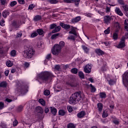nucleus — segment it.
I'll list each match as a JSON object with an SVG mask.
<instances>
[{
  "label": "nucleus",
  "mask_w": 128,
  "mask_h": 128,
  "mask_svg": "<svg viewBox=\"0 0 128 128\" xmlns=\"http://www.w3.org/2000/svg\"><path fill=\"white\" fill-rule=\"evenodd\" d=\"M54 77V75L52 74V72L48 71H43L38 74V80H42L44 84L50 82Z\"/></svg>",
  "instance_id": "obj_1"
},
{
  "label": "nucleus",
  "mask_w": 128,
  "mask_h": 128,
  "mask_svg": "<svg viewBox=\"0 0 128 128\" xmlns=\"http://www.w3.org/2000/svg\"><path fill=\"white\" fill-rule=\"evenodd\" d=\"M82 92L80 91L76 92L71 95L68 102L70 104L74 106L78 104V102L82 100Z\"/></svg>",
  "instance_id": "obj_2"
},
{
  "label": "nucleus",
  "mask_w": 128,
  "mask_h": 128,
  "mask_svg": "<svg viewBox=\"0 0 128 128\" xmlns=\"http://www.w3.org/2000/svg\"><path fill=\"white\" fill-rule=\"evenodd\" d=\"M64 42L60 41L58 44H56L54 46L53 48L52 49V54L54 56H58L62 48L64 46Z\"/></svg>",
  "instance_id": "obj_3"
},
{
  "label": "nucleus",
  "mask_w": 128,
  "mask_h": 128,
  "mask_svg": "<svg viewBox=\"0 0 128 128\" xmlns=\"http://www.w3.org/2000/svg\"><path fill=\"white\" fill-rule=\"evenodd\" d=\"M34 54H36V51L34 48H26L24 51V56L26 58H32Z\"/></svg>",
  "instance_id": "obj_4"
},
{
  "label": "nucleus",
  "mask_w": 128,
  "mask_h": 128,
  "mask_svg": "<svg viewBox=\"0 0 128 128\" xmlns=\"http://www.w3.org/2000/svg\"><path fill=\"white\" fill-rule=\"evenodd\" d=\"M28 88L29 86L28 84L23 85L18 88V92H20L21 94H24L28 92Z\"/></svg>",
  "instance_id": "obj_5"
},
{
  "label": "nucleus",
  "mask_w": 128,
  "mask_h": 128,
  "mask_svg": "<svg viewBox=\"0 0 128 128\" xmlns=\"http://www.w3.org/2000/svg\"><path fill=\"white\" fill-rule=\"evenodd\" d=\"M116 46L118 48H124L126 46V38L122 37Z\"/></svg>",
  "instance_id": "obj_6"
},
{
  "label": "nucleus",
  "mask_w": 128,
  "mask_h": 128,
  "mask_svg": "<svg viewBox=\"0 0 128 128\" xmlns=\"http://www.w3.org/2000/svg\"><path fill=\"white\" fill-rule=\"evenodd\" d=\"M12 26L14 30H16L18 28H20V21L13 20L12 23Z\"/></svg>",
  "instance_id": "obj_7"
},
{
  "label": "nucleus",
  "mask_w": 128,
  "mask_h": 128,
  "mask_svg": "<svg viewBox=\"0 0 128 128\" xmlns=\"http://www.w3.org/2000/svg\"><path fill=\"white\" fill-rule=\"evenodd\" d=\"M84 72L86 74H90L92 72V66L90 64H86L84 68Z\"/></svg>",
  "instance_id": "obj_8"
},
{
  "label": "nucleus",
  "mask_w": 128,
  "mask_h": 128,
  "mask_svg": "<svg viewBox=\"0 0 128 128\" xmlns=\"http://www.w3.org/2000/svg\"><path fill=\"white\" fill-rule=\"evenodd\" d=\"M112 20V16H104V24H110Z\"/></svg>",
  "instance_id": "obj_9"
},
{
  "label": "nucleus",
  "mask_w": 128,
  "mask_h": 128,
  "mask_svg": "<svg viewBox=\"0 0 128 128\" xmlns=\"http://www.w3.org/2000/svg\"><path fill=\"white\" fill-rule=\"evenodd\" d=\"M60 26H62V28H64L66 30H70V25L64 24V22H61L60 24Z\"/></svg>",
  "instance_id": "obj_10"
},
{
  "label": "nucleus",
  "mask_w": 128,
  "mask_h": 128,
  "mask_svg": "<svg viewBox=\"0 0 128 128\" xmlns=\"http://www.w3.org/2000/svg\"><path fill=\"white\" fill-rule=\"evenodd\" d=\"M114 12L116 14H118V16H124V13H122V10H120V8H119L116 7Z\"/></svg>",
  "instance_id": "obj_11"
},
{
  "label": "nucleus",
  "mask_w": 128,
  "mask_h": 128,
  "mask_svg": "<svg viewBox=\"0 0 128 128\" xmlns=\"http://www.w3.org/2000/svg\"><path fill=\"white\" fill-rule=\"evenodd\" d=\"M82 20V17L80 16H77L75 18L72 20L71 22L72 24H76V22H78Z\"/></svg>",
  "instance_id": "obj_12"
},
{
  "label": "nucleus",
  "mask_w": 128,
  "mask_h": 128,
  "mask_svg": "<svg viewBox=\"0 0 128 128\" xmlns=\"http://www.w3.org/2000/svg\"><path fill=\"white\" fill-rule=\"evenodd\" d=\"M95 52L98 54V56H104V52L102 51V50L100 48L96 49Z\"/></svg>",
  "instance_id": "obj_13"
},
{
  "label": "nucleus",
  "mask_w": 128,
  "mask_h": 128,
  "mask_svg": "<svg viewBox=\"0 0 128 128\" xmlns=\"http://www.w3.org/2000/svg\"><path fill=\"white\" fill-rule=\"evenodd\" d=\"M36 111L38 114H44V109L40 106H38L36 108Z\"/></svg>",
  "instance_id": "obj_14"
},
{
  "label": "nucleus",
  "mask_w": 128,
  "mask_h": 128,
  "mask_svg": "<svg viewBox=\"0 0 128 128\" xmlns=\"http://www.w3.org/2000/svg\"><path fill=\"white\" fill-rule=\"evenodd\" d=\"M50 110L52 114L56 116V113L58 112V110L54 108L50 107Z\"/></svg>",
  "instance_id": "obj_15"
},
{
  "label": "nucleus",
  "mask_w": 128,
  "mask_h": 128,
  "mask_svg": "<svg viewBox=\"0 0 128 128\" xmlns=\"http://www.w3.org/2000/svg\"><path fill=\"white\" fill-rule=\"evenodd\" d=\"M60 28H62L60 26H56L55 28L52 30V34H56V32H60Z\"/></svg>",
  "instance_id": "obj_16"
},
{
  "label": "nucleus",
  "mask_w": 128,
  "mask_h": 128,
  "mask_svg": "<svg viewBox=\"0 0 128 128\" xmlns=\"http://www.w3.org/2000/svg\"><path fill=\"white\" fill-rule=\"evenodd\" d=\"M97 106L98 108V110L100 112H101L102 110V108H104V105L102 103H98L97 104Z\"/></svg>",
  "instance_id": "obj_17"
},
{
  "label": "nucleus",
  "mask_w": 128,
  "mask_h": 128,
  "mask_svg": "<svg viewBox=\"0 0 128 128\" xmlns=\"http://www.w3.org/2000/svg\"><path fill=\"white\" fill-rule=\"evenodd\" d=\"M3 18H5L8 16H10V12L8 10H4L2 13Z\"/></svg>",
  "instance_id": "obj_18"
},
{
  "label": "nucleus",
  "mask_w": 128,
  "mask_h": 128,
  "mask_svg": "<svg viewBox=\"0 0 128 128\" xmlns=\"http://www.w3.org/2000/svg\"><path fill=\"white\" fill-rule=\"evenodd\" d=\"M86 116V112L84 111H82L78 113L77 114V116L79 118H84Z\"/></svg>",
  "instance_id": "obj_19"
},
{
  "label": "nucleus",
  "mask_w": 128,
  "mask_h": 128,
  "mask_svg": "<svg viewBox=\"0 0 128 128\" xmlns=\"http://www.w3.org/2000/svg\"><path fill=\"white\" fill-rule=\"evenodd\" d=\"M72 30L70 31L69 32V34H74V36H78V34H76V29L74 28L72 26Z\"/></svg>",
  "instance_id": "obj_20"
},
{
  "label": "nucleus",
  "mask_w": 128,
  "mask_h": 128,
  "mask_svg": "<svg viewBox=\"0 0 128 128\" xmlns=\"http://www.w3.org/2000/svg\"><path fill=\"white\" fill-rule=\"evenodd\" d=\"M122 8L124 10V12H125L126 14H127V16H128V4H124L123 6H122Z\"/></svg>",
  "instance_id": "obj_21"
},
{
  "label": "nucleus",
  "mask_w": 128,
  "mask_h": 128,
  "mask_svg": "<svg viewBox=\"0 0 128 128\" xmlns=\"http://www.w3.org/2000/svg\"><path fill=\"white\" fill-rule=\"evenodd\" d=\"M22 110H24V106H22V105H20L18 106L16 112H22Z\"/></svg>",
  "instance_id": "obj_22"
},
{
  "label": "nucleus",
  "mask_w": 128,
  "mask_h": 128,
  "mask_svg": "<svg viewBox=\"0 0 128 128\" xmlns=\"http://www.w3.org/2000/svg\"><path fill=\"white\" fill-rule=\"evenodd\" d=\"M82 48L84 50V52H86V54H88V52H90V48L86 47V46L82 45Z\"/></svg>",
  "instance_id": "obj_23"
},
{
  "label": "nucleus",
  "mask_w": 128,
  "mask_h": 128,
  "mask_svg": "<svg viewBox=\"0 0 128 128\" xmlns=\"http://www.w3.org/2000/svg\"><path fill=\"white\" fill-rule=\"evenodd\" d=\"M100 98H106V92H100Z\"/></svg>",
  "instance_id": "obj_24"
},
{
  "label": "nucleus",
  "mask_w": 128,
  "mask_h": 128,
  "mask_svg": "<svg viewBox=\"0 0 128 128\" xmlns=\"http://www.w3.org/2000/svg\"><path fill=\"white\" fill-rule=\"evenodd\" d=\"M48 2L50 4H58V0H48Z\"/></svg>",
  "instance_id": "obj_25"
},
{
  "label": "nucleus",
  "mask_w": 128,
  "mask_h": 128,
  "mask_svg": "<svg viewBox=\"0 0 128 128\" xmlns=\"http://www.w3.org/2000/svg\"><path fill=\"white\" fill-rule=\"evenodd\" d=\"M8 83L6 82H2L0 83V88H6Z\"/></svg>",
  "instance_id": "obj_26"
},
{
  "label": "nucleus",
  "mask_w": 128,
  "mask_h": 128,
  "mask_svg": "<svg viewBox=\"0 0 128 128\" xmlns=\"http://www.w3.org/2000/svg\"><path fill=\"white\" fill-rule=\"evenodd\" d=\"M34 20L35 22H38V20H42V16L40 15H36L34 17Z\"/></svg>",
  "instance_id": "obj_27"
},
{
  "label": "nucleus",
  "mask_w": 128,
  "mask_h": 128,
  "mask_svg": "<svg viewBox=\"0 0 128 128\" xmlns=\"http://www.w3.org/2000/svg\"><path fill=\"white\" fill-rule=\"evenodd\" d=\"M108 82L110 86H114L116 82V81L114 79H110V80H108Z\"/></svg>",
  "instance_id": "obj_28"
},
{
  "label": "nucleus",
  "mask_w": 128,
  "mask_h": 128,
  "mask_svg": "<svg viewBox=\"0 0 128 128\" xmlns=\"http://www.w3.org/2000/svg\"><path fill=\"white\" fill-rule=\"evenodd\" d=\"M90 88L91 90V92H96V88L94 86H92V84H90Z\"/></svg>",
  "instance_id": "obj_29"
},
{
  "label": "nucleus",
  "mask_w": 128,
  "mask_h": 128,
  "mask_svg": "<svg viewBox=\"0 0 128 128\" xmlns=\"http://www.w3.org/2000/svg\"><path fill=\"white\" fill-rule=\"evenodd\" d=\"M78 76L80 78L84 79V72L82 71H80L78 72Z\"/></svg>",
  "instance_id": "obj_30"
},
{
  "label": "nucleus",
  "mask_w": 128,
  "mask_h": 128,
  "mask_svg": "<svg viewBox=\"0 0 128 128\" xmlns=\"http://www.w3.org/2000/svg\"><path fill=\"white\" fill-rule=\"evenodd\" d=\"M38 102L40 104H42V106H46V101L44 99H40Z\"/></svg>",
  "instance_id": "obj_31"
},
{
  "label": "nucleus",
  "mask_w": 128,
  "mask_h": 128,
  "mask_svg": "<svg viewBox=\"0 0 128 128\" xmlns=\"http://www.w3.org/2000/svg\"><path fill=\"white\" fill-rule=\"evenodd\" d=\"M14 64L10 60L7 61L6 62V66H7L8 68H11V66H12Z\"/></svg>",
  "instance_id": "obj_32"
},
{
  "label": "nucleus",
  "mask_w": 128,
  "mask_h": 128,
  "mask_svg": "<svg viewBox=\"0 0 128 128\" xmlns=\"http://www.w3.org/2000/svg\"><path fill=\"white\" fill-rule=\"evenodd\" d=\"M70 72H72V74H78V70L76 68H72Z\"/></svg>",
  "instance_id": "obj_33"
},
{
  "label": "nucleus",
  "mask_w": 128,
  "mask_h": 128,
  "mask_svg": "<svg viewBox=\"0 0 128 128\" xmlns=\"http://www.w3.org/2000/svg\"><path fill=\"white\" fill-rule=\"evenodd\" d=\"M58 114L59 116H64V114H66V112H64V110H60L58 111Z\"/></svg>",
  "instance_id": "obj_34"
},
{
  "label": "nucleus",
  "mask_w": 128,
  "mask_h": 128,
  "mask_svg": "<svg viewBox=\"0 0 128 128\" xmlns=\"http://www.w3.org/2000/svg\"><path fill=\"white\" fill-rule=\"evenodd\" d=\"M58 36H60V33L54 34L51 36V38L52 40H54V38H56V37Z\"/></svg>",
  "instance_id": "obj_35"
},
{
  "label": "nucleus",
  "mask_w": 128,
  "mask_h": 128,
  "mask_svg": "<svg viewBox=\"0 0 128 128\" xmlns=\"http://www.w3.org/2000/svg\"><path fill=\"white\" fill-rule=\"evenodd\" d=\"M110 28L108 27V28L104 31V34H109L110 33Z\"/></svg>",
  "instance_id": "obj_36"
},
{
  "label": "nucleus",
  "mask_w": 128,
  "mask_h": 128,
  "mask_svg": "<svg viewBox=\"0 0 128 128\" xmlns=\"http://www.w3.org/2000/svg\"><path fill=\"white\" fill-rule=\"evenodd\" d=\"M68 128H76V126H74V124L72 123H70L68 124L67 125Z\"/></svg>",
  "instance_id": "obj_37"
},
{
  "label": "nucleus",
  "mask_w": 128,
  "mask_h": 128,
  "mask_svg": "<svg viewBox=\"0 0 128 128\" xmlns=\"http://www.w3.org/2000/svg\"><path fill=\"white\" fill-rule=\"evenodd\" d=\"M36 32L40 36H42L44 34V30L42 29H38Z\"/></svg>",
  "instance_id": "obj_38"
},
{
  "label": "nucleus",
  "mask_w": 128,
  "mask_h": 128,
  "mask_svg": "<svg viewBox=\"0 0 128 128\" xmlns=\"http://www.w3.org/2000/svg\"><path fill=\"white\" fill-rule=\"evenodd\" d=\"M22 31L21 30L16 34V38H22Z\"/></svg>",
  "instance_id": "obj_39"
},
{
  "label": "nucleus",
  "mask_w": 128,
  "mask_h": 128,
  "mask_svg": "<svg viewBox=\"0 0 128 128\" xmlns=\"http://www.w3.org/2000/svg\"><path fill=\"white\" fill-rule=\"evenodd\" d=\"M16 50H12L10 52L11 56H16Z\"/></svg>",
  "instance_id": "obj_40"
},
{
  "label": "nucleus",
  "mask_w": 128,
  "mask_h": 128,
  "mask_svg": "<svg viewBox=\"0 0 128 128\" xmlns=\"http://www.w3.org/2000/svg\"><path fill=\"white\" fill-rule=\"evenodd\" d=\"M80 0H74L73 2H75V6H78V4H80Z\"/></svg>",
  "instance_id": "obj_41"
},
{
  "label": "nucleus",
  "mask_w": 128,
  "mask_h": 128,
  "mask_svg": "<svg viewBox=\"0 0 128 128\" xmlns=\"http://www.w3.org/2000/svg\"><path fill=\"white\" fill-rule=\"evenodd\" d=\"M44 96H50V92L49 90H46L44 91Z\"/></svg>",
  "instance_id": "obj_42"
},
{
  "label": "nucleus",
  "mask_w": 128,
  "mask_h": 128,
  "mask_svg": "<svg viewBox=\"0 0 128 128\" xmlns=\"http://www.w3.org/2000/svg\"><path fill=\"white\" fill-rule=\"evenodd\" d=\"M18 2H16V1H12L10 2V6H12V8L14 6H16Z\"/></svg>",
  "instance_id": "obj_43"
},
{
  "label": "nucleus",
  "mask_w": 128,
  "mask_h": 128,
  "mask_svg": "<svg viewBox=\"0 0 128 128\" xmlns=\"http://www.w3.org/2000/svg\"><path fill=\"white\" fill-rule=\"evenodd\" d=\"M118 35L116 33V32H114V34H113V36H112V38L114 40H118Z\"/></svg>",
  "instance_id": "obj_44"
},
{
  "label": "nucleus",
  "mask_w": 128,
  "mask_h": 128,
  "mask_svg": "<svg viewBox=\"0 0 128 128\" xmlns=\"http://www.w3.org/2000/svg\"><path fill=\"white\" fill-rule=\"evenodd\" d=\"M18 124V122L16 119H15L14 120L13 122V126H16Z\"/></svg>",
  "instance_id": "obj_45"
},
{
  "label": "nucleus",
  "mask_w": 128,
  "mask_h": 128,
  "mask_svg": "<svg viewBox=\"0 0 128 128\" xmlns=\"http://www.w3.org/2000/svg\"><path fill=\"white\" fill-rule=\"evenodd\" d=\"M56 24H50V30H54V28H56Z\"/></svg>",
  "instance_id": "obj_46"
},
{
  "label": "nucleus",
  "mask_w": 128,
  "mask_h": 128,
  "mask_svg": "<svg viewBox=\"0 0 128 128\" xmlns=\"http://www.w3.org/2000/svg\"><path fill=\"white\" fill-rule=\"evenodd\" d=\"M118 2L121 6H124V0H118Z\"/></svg>",
  "instance_id": "obj_47"
},
{
  "label": "nucleus",
  "mask_w": 128,
  "mask_h": 128,
  "mask_svg": "<svg viewBox=\"0 0 128 128\" xmlns=\"http://www.w3.org/2000/svg\"><path fill=\"white\" fill-rule=\"evenodd\" d=\"M30 36L32 38H36V36H38V33L35 32L31 34Z\"/></svg>",
  "instance_id": "obj_48"
},
{
  "label": "nucleus",
  "mask_w": 128,
  "mask_h": 128,
  "mask_svg": "<svg viewBox=\"0 0 128 128\" xmlns=\"http://www.w3.org/2000/svg\"><path fill=\"white\" fill-rule=\"evenodd\" d=\"M68 110L69 112H72V106H70L67 107Z\"/></svg>",
  "instance_id": "obj_49"
},
{
  "label": "nucleus",
  "mask_w": 128,
  "mask_h": 128,
  "mask_svg": "<svg viewBox=\"0 0 128 128\" xmlns=\"http://www.w3.org/2000/svg\"><path fill=\"white\" fill-rule=\"evenodd\" d=\"M2 50H3V53L4 54V56L8 53V48L2 49Z\"/></svg>",
  "instance_id": "obj_50"
},
{
  "label": "nucleus",
  "mask_w": 128,
  "mask_h": 128,
  "mask_svg": "<svg viewBox=\"0 0 128 128\" xmlns=\"http://www.w3.org/2000/svg\"><path fill=\"white\" fill-rule=\"evenodd\" d=\"M2 50H3V53L4 54V56L8 53V48L2 49Z\"/></svg>",
  "instance_id": "obj_51"
},
{
  "label": "nucleus",
  "mask_w": 128,
  "mask_h": 128,
  "mask_svg": "<svg viewBox=\"0 0 128 128\" xmlns=\"http://www.w3.org/2000/svg\"><path fill=\"white\" fill-rule=\"evenodd\" d=\"M112 122L116 126H118V124H120V121H118V120H114Z\"/></svg>",
  "instance_id": "obj_52"
},
{
  "label": "nucleus",
  "mask_w": 128,
  "mask_h": 128,
  "mask_svg": "<svg viewBox=\"0 0 128 128\" xmlns=\"http://www.w3.org/2000/svg\"><path fill=\"white\" fill-rule=\"evenodd\" d=\"M64 2L66 4H72V2H74V0H63Z\"/></svg>",
  "instance_id": "obj_53"
},
{
  "label": "nucleus",
  "mask_w": 128,
  "mask_h": 128,
  "mask_svg": "<svg viewBox=\"0 0 128 128\" xmlns=\"http://www.w3.org/2000/svg\"><path fill=\"white\" fill-rule=\"evenodd\" d=\"M54 70L60 71V65H56L54 66Z\"/></svg>",
  "instance_id": "obj_54"
},
{
  "label": "nucleus",
  "mask_w": 128,
  "mask_h": 128,
  "mask_svg": "<svg viewBox=\"0 0 128 128\" xmlns=\"http://www.w3.org/2000/svg\"><path fill=\"white\" fill-rule=\"evenodd\" d=\"M4 107V103L3 102H0V110H2Z\"/></svg>",
  "instance_id": "obj_55"
},
{
  "label": "nucleus",
  "mask_w": 128,
  "mask_h": 128,
  "mask_svg": "<svg viewBox=\"0 0 128 128\" xmlns=\"http://www.w3.org/2000/svg\"><path fill=\"white\" fill-rule=\"evenodd\" d=\"M68 40H76V38L74 36L72 35L68 38Z\"/></svg>",
  "instance_id": "obj_56"
},
{
  "label": "nucleus",
  "mask_w": 128,
  "mask_h": 128,
  "mask_svg": "<svg viewBox=\"0 0 128 128\" xmlns=\"http://www.w3.org/2000/svg\"><path fill=\"white\" fill-rule=\"evenodd\" d=\"M108 116V113L104 111L102 116V118H107Z\"/></svg>",
  "instance_id": "obj_57"
},
{
  "label": "nucleus",
  "mask_w": 128,
  "mask_h": 128,
  "mask_svg": "<svg viewBox=\"0 0 128 128\" xmlns=\"http://www.w3.org/2000/svg\"><path fill=\"white\" fill-rule=\"evenodd\" d=\"M50 58H52V54H48L46 56V60H49Z\"/></svg>",
  "instance_id": "obj_58"
},
{
  "label": "nucleus",
  "mask_w": 128,
  "mask_h": 128,
  "mask_svg": "<svg viewBox=\"0 0 128 128\" xmlns=\"http://www.w3.org/2000/svg\"><path fill=\"white\" fill-rule=\"evenodd\" d=\"M48 112H50V108H48V107H45V108H44L45 114H48Z\"/></svg>",
  "instance_id": "obj_59"
},
{
  "label": "nucleus",
  "mask_w": 128,
  "mask_h": 128,
  "mask_svg": "<svg viewBox=\"0 0 128 128\" xmlns=\"http://www.w3.org/2000/svg\"><path fill=\"white\" fill-rule=\"evenodd\" d=\"M0 1L2 6H4L6 4V0H0Z\"/></svg>",
  "instance_id": "obj_60"
},
{
  "label": "nucleus",
  "mask_w": 128,
  "mask_h": 128,
  "mask_svg": "<svg viewBox=\"0 0 128 128\" xmlns=\"http://www.w3.org/2000/svg\"><path fill=\"white\" fill-rule=\"evenodd\" d=\"M34 8V4H32L29 6L28 10H33Z\"/></svg>",
  "instance_id": "obj_61"
},
{
  "label": "nucleus",
  "mask_w": 128,
  "mask_h": 128,
  "mask_svg": "<svg viewBox=\"0 0 128 128\" xmlns=\"http://www.w3.org/2000/svg\"><path fill=\"white\" fill-rule=\"evenodd\" d=\"M4 20H1L0 22V26H4Z\"/></svg>",
  "instance_id": "obj_62"
},
{
  "label": "nucleus",
  "mask_w": 128,
  "mask_h": 128,
  "mask_svg": "<svg viewBox=\"0 0 128 128\" xmlns=\"http://www.w3.org/2000/svg\"><path fill=\"white\" fill-rule=\"evenodd\" d=\"M24 66H25V68H28L30 66V63L28 62H25L24 64Z\"/></svg>",
  "instance_id": "obj_63"
},
{
  "label": "nucleus",
  "mask_w": 128,
  "mask_h": 128,
  "mask_svg": "<svg viewBox=\"0 0 128 128\" xmlns=\"http://www.w3.org/2000/svg\"><path fill=\"white\" fill-rule=\"evenodd\" d=\"M101 70L102 72H106V66H102L101 68Z\"/></svg>",
  "instance_id": "obj_64"
}]
</instances>
